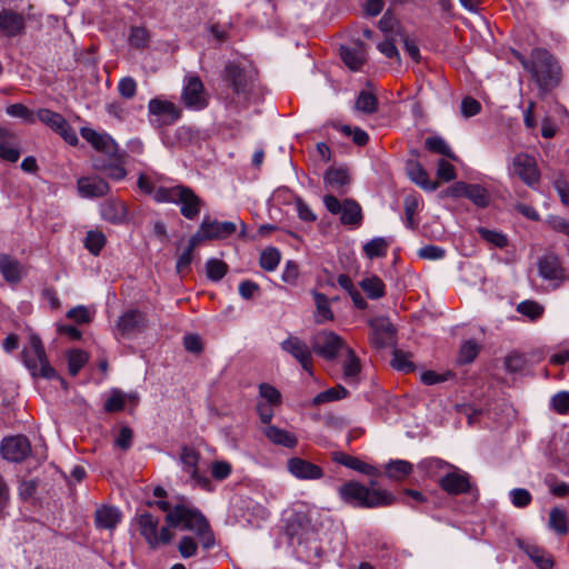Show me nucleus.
I'll return each instance as SVG.
<instances>
[{
  "label": "nucleus",
  "instance_id": "1",
  "mask_svg": "<svg viewBox=\"0 0 569 569\" xmlns=\"http://www.w3.org/2000/svg\"><path fill=\"white\" fill-rule=\"evenodd\" d=\"M164 521L170 530L173 528L193 532L206 550L213 548L216 543L213 531L204 515L184 498L171 506Z\"/></svg>",
  "mask_w": 569,
  "mask_h": 569
},
{
  "label": "nucleus",
  "instance_id": "2",
  "mask_svg": "<svg viewBox=\"0 0 569 569\" xmlns=\"http://www.w3.org/2000/svg\"><path fill=\"white\" fill-rule=\"evenodd\" d=\"M338 493L342 501L358 508L386 507L397 501L389 491L368 488L357 481H347L339 487Z\"/></svg>",
  "mask_w": 569,
  "mask_h": 569
},
{
  "label": "nucleus",
  "instance_id": "3",
  "mask_svg": "<svg viewBox=\"0 0 569 569\" xmlns=\"http://www.w3.org/2000/svg\"><path fill=\"white\" fill-rule=\"evenodd\" d=\"M154 199L158 202L179 204L180 213L188 220L197 219L203 204V201L191 188L182 184L158 188L154 191Z\"/></svg>",
  "mask_w": 569,
  "mask_h": 569
},
{
  "label": "nucleus",
  "instance_id": "4",
  "mask_svg": "<svg viewBox=\"0 0 569 569\" xmlns=\"http://www.w3.org/2000/svg\"><path fill=\"white\" fill-rule=\"evenodd\" d=\"M531 78L542 90H551L560 82V67L553 56L546 49L532 50Z\"/></svg>",
  "mask_w": 569,
  "mask_h": 569
},
{
  "label": "nucleus",
  "instance_id": "5",
  "mask_svg": "<svg viewBox=\"0 0 569 569\" xmlns=\"http://www.w3.org/2000/svg\"><path fill=\"white\" fill-rule=\"evenodd\" d=\"M134 521L140 536L146 540L151 550H156L160 545L170 543L174 538V533L167 523L158 532L160 519L147 510H138Z\"/></svg>",
  "mask_w": 569,
  "mask_h": 569
},
{
  "label": "nucleus",
  "instance_id": "6",
  "mask_svg": "<svg viewBox=\"0 0 569 569\" xmlns=\"http://www.w3.org/2000/svg\"><path fill=\"white\" fill-rule=\"evenodd\" d=\"M30 347L21 353L24 366L32 377H41L53 380L58 377L57 370L50 365L43 343L39 336L32 335L29 339Z\"/></svg>",
  "mask_w": 569,
  "mask_h": 569
},
{
  "label": "nucleus",
  "instance_id": "7",
  "mask_svg": "<svg viewBox=\"0 0 569 569\" xmlns=\"http://www.w3.org/2000/svg\"><path fill=\"white\" fill-rule=\"evenodd\" d=\"M223 79L236 96L249 101L256 88V73L236 62H228L223 69Z\"/></svg>",
  "mask_w": 569,
  "mask_h": 569
},
{
  "label": "nucleus",
  "instance_id": "8",
  "mask_svg": "<svg viewBox=\"0 0 569 569\" xmlns=\"http://www.w3.org/2000/svg\"><path fill=\"white\" fill-rule=\"evenodd\" d=\"M453 470L447 472L438 481L439 487L449 496L470 495L476 501L479 498V489L471 480V476L453 467Z\"/></svg>",
  "mask_w": 569,
  "mask_h": 569
},
{
  "label": "nucleus",
  "instance_id": "9",
  "mask_svg": "<svg viewBox=\"0 0 569 569\" xmlns=\"http://www.w3.org/2000/svg\"><path fill=\"white\" fill-rule=\"evenodd\" d=\"M311 342L313 352L328 361L336 359L341 350L348 348L340 336L329 330H322L315 335Z\"/></svg>",
  "mask_w": 569,
  "mask_h": 569
},
{
  "label": "nucleus",
  "instance_id": "10",
  "mask_svg": "<svg viewBox=\"0 0 569 569\" xmlns=\"http://www.w3.org/2000/svg\"><path fill=\"white\" fill-rule=\"evenodd\" d=\"M280 348L290 355L309 375H313V349L305 340L290 335L280 343Z\"/></svg>",
  "mask_w": 569,
  "mask_h": 569
},
{
  "label": "nucleus",
  "instance_id": "11",
  "mask_svg": "<svg viewBox=\"0 0 569 569\" xmlns=\"http://www.w3.org/2000/svg\"><path fill=\"white\" fill-rule=\"evenodd\" d=\"M237 231V226L231 221L212 220L204 217L198 230L193 234L200 242L207 240H222L229 238Z\"/></svg>",
  "mask_w": 569,
  "mask_h": 569
},
{
  "label": "nucleus",
  "instance_id": "12",
  "mask_svg": "<svg viewBox=\"0 0 569 569\" xmlns=\"http://www.w3.org/2000/svg\"><path fill=\"white\" fill-rule=\"evenodd\" d=\"M368 323L372 330L371 342L376 348L382 349L395 343L397 329L388 317H375Z\"/></svg>",
  "mask_w": 569,
  "mask_h": 569
},
{
  "label": "nucleus",
  "instance_id": "13",
  "mask_svg": "<svg viewBox=\"0 0 569 569\" xmlns=\"http://www.w3.org/2000/svg\"><path fill=\"white\" fill-rule=\"evenodd\" d=\"M150 116L157 117L158 127L171 126L181 117V109L173 102L161 98H153L148 103Z\"/></svg>",
  "mask_w": 569,
  "mask_h": 569
},
{
  "label": "nucleus",
  "instance_id": "14",
  "mask_svg": "<svg viewBox=\"0 0 569 569\" xmlns=\"http://www.w3.org/2000/svg\"><path fill=\"white\" fill-rule=\"evenodd\" d=\"M512 172L531 188L538 183L540 179V171L538 170L536 159L523 152L515 156L512 160Z\"/></svg>",
  "mask_w": 569,
  "mask_h": 569
},
{
  "label": "nucleus",
  "instance_id": "15",
  "mask_svg": "<svg viewBox=\"0 0 569 569\" xmlns=\"http://www.w3.org/2000/svg\"><path fill=\"white\" fill-rule=\"evenodd\" d=\"M0 451L6 460L21 462L31 452V445L26 436L8 437L1 441Z\"/></svg>",
  "mask_w": 569,
  "mask_h": 569
},
{
  "label": "nucleus",
  "instance_id": "16",
  "mask_svg": "<svg viewBox=\"0 0 569 569\" xmlns=\"http://www.w3.org/2000/svg\"><path fill=\"white\" fill-rule=\"evenodd\" d=\"M182 100L186 107L201 110L207 107L203 83L198 76H191L182 90Z\"/></svg>",
  "mask_w": 569,
  "mask_h": 569
},
{
  "label": "nucleus",
  "instance_id": "17",
  "mask_svg": "<svg viewBox=\"0 0 569 569\" xmlns=\"http://www.w3.org/2000/svg\"><path fill=\"white\" fill-rule=\"evenodd\" d=\"M288 471L300 480H318L325 476L323 469L300 457H292L287 461Z\"/></svg>",
  "mask_w": 569,
  "mask_h": 569
},
{
  "label": "nucleus",
  "instance_id": "18",
  "mask_svg": "<svg viewBox=\"0 0 569 569\" xmlns=\"http://www.w3.org/2000/svg\"><path fill=\"white\" fill-rule=\"evenodd\" d=\"M124 164V153L117 151L114 154L108 157V160L93 159L92 167L97 171L106 172L110 179L120 181L126 178L127 170Z\"/></svg>",
  "mask_w": 569,
  "mask_h": 569
},
{
  "label": "nucleus",
  "instance_id": "19",
  "mask_svg": "<svg viewBox=\"0 0 569 569\" xmlns=\"http://www.w3.org/2000/svg\"><path fill=\"white\" fill-rule=\"evenodd\" d=\"M80 134L93 149L104 153L107 157L119 151L116 141L108 133H100L94 129L83 127L80 129Z\"/></svg>",
  "mask_w": 569,
  "mask_h": 569
},
{
  "label": "nucleus",
  "instance_id": "20",
  "mask_svg": "<svg viewBox=\"0 0 569 569\" xmlns=\"http://www.w3.org/2000/svg\"><path fill=\"white\" fill-rule=\"evenodd\" d=\"M146 321L142 312L131 309L119 317L116 329L122 337H130L142 331L146 328Z\"/></svg>",
  "mask_w": 569,
  "mask_h": 569
},
{
  "label": "nucleus",
  "instance_id": "21",
  "mask_svg": "<svg viewBox=\"0 0 569 569\" xmlns=\"http://www.w3.org/2000/svg\"><path fill=\"white\" fill-rule=\"evenodd\" d=\"M538 272L545 280L562 281L566 278V270L557 254L546 253L538 260Z\"/></svg>",
  "mask_w": 569,
  "mask_h": 569
},
{
  "label": "nucleus",
  "instance_id": "22",
  "mask_svg": "<svg viewBox=\"0 0 569 569\" xmlns=\"http://www.w3.org/2000/svg\"><path fill=\"white\" fill-rule=\"evenodd\" d=\"M100 213L103 220L112 224H123L128 221V208L119 199H107L100 206Z\"/></svg>",
  "mask_w": 569,
  "mask_h": 569
},
{
  "label": "nucleus",
  "instance_id": "23",
  "mask_svg": "<svg viewBox=\"0 0 569 569\" xmlns=\"http://www.w3.org/2000/svg\"><path fill=\"white\" fill-rule=\"evenodd\" d=\"M26 22L22 14L10 9L0 11V31L3 36L12 38L24 32Z\"/></svg>",
  "mask_w": 569,
  "mask_h": 569
},
{
  "label": "nucleus",
  "instance_id": "24",
  "mask_svg": "<svg viewBox=\"0 0 569 569\" xmlns=\"http://www.w3.org/2000/svg\"><path fill=\"white\" fill-rule=\"evenodd\" d=\"M78 191L84 198H99L109 193V183L100 177H81L77 181Z\"/></svg>",
  "mask_w": 569,
  "mask_h": 569
},
{
  "label": "nucleus",
  "instance_id": "25",
  "mask_svg": "<svg viewBox=\"0 0 569 569\" xmlns=\"http://www.w3.org/2000/svg\"><path fill=\"white\" fill-rule=\"evenodd\" d=\"M406 171L412 182L426 191H435L439 188L437 180H430L427 170L415 159H410L406 163Z\"/></svg>",
  "mask_w": 569,
  "mask_h": 569
},
{
  "label": "nucleus",
  "instance_id": "26",
  "mask_svg": "<svg viewBox=\"0 0 569 569\" xmlns=\"http://www.w3.org/2000/svg\"><path fill=\"white\" fill-rule=\"evenodd\" d=\"M331 459L336 463L345 466L366 476L378 477L380 475V471L375 466L369 465L359 458L347 455L342 451H333L331 453Z\"/></svg>",
  "mask_w": 569,
  "mask_h": 569
},
{
  "label": "nucleus",
  "instance_id": "27",
  "mask_svg": "<svg viewBox=\"0 0 569 569\" xmlns=\"http://www.w3.org/2000/svg\"><path fill=\"white\" fill-rule=\"evenodd\" d=\"M340 57L352 71H359L367 61L365 43L357 41L355 47L341 46Z\"/></svg>",
  "mask_w": 569,
  "mask_h": 569
},
{
  "label": "nucleus",
  "instance_id": "28",
  "mask_svg": "<svg viewBox=\"0 0 569 569\" xmlns=\"http://www.w3.org/2000/svg\"><path fill=\"white\" fill-rule=\"evenodd\" d=\"M0 273L8 283L16 284L23 277V267L18 259L0 253Z\"/></svg>",
  "mask_w": 569,
  "mask_h": 569
},
{
  "label": "nucleus",
  "instance_id": "29",
  "mask_svg": "<svg viewBox=\"0 0 569 569\" xmlns=\"http://www.w3.org/2000/svg\"><path fill=\"white\" fill-rule=\"evenodd\" d=\"M325 184L340 193H345V187L350 183V174L346 168H329L323 176Z\"/></svg>",
  "mask_w": 569,
  "mask_h": 569
},
{
  "label": "nucleus",
  "instance_id": "30",
  "mask_svg": "<svg viewBox=\"0 0 569 569\" xmlns=\"http://www.w3.org/2000/svg\"><path fill=\"white\" fill-rule=\"evenodd\" d=\"M94 521L98 528L112 530L121 521V512L116 507L103 506L96 510Z\"/></svg>",
  "mask_w": 569,
  "mask_h": 569
},
{
  "label": "nucleus",
  "instance_id": "31",
  "mask_svg": "<svg viewBox=\"0 0 569 569\" xmlns=\"http://www.w3.org/2000/svg\"><path fill=\"white\" fill-rule=\"evenodd\" d=\"M263 435L277 446H282L286 448H295L298 445L297 437L284 430L280 429L276 426L269 425L263 429Z\"/></svg>",
  "mask_w": 569,
  "mask_h": 569
},
{
  "label": "nucleus",
  "instance_id": "32",
  "mask_svg": "<svg viewBox=\"0 0 569 569\" xmlns=\"http://www.w3.org/2000/svg\"><path fill=\"white\" fill-rule=\"evenodd\" d=\"M340 214V222L345 226H360L363 219L360 204L350 198L343 200Z\"/></svg>",
  "mask_w": 569,
  "mask_h": 569
},
{
  "label": "nucleus",
  "instance_id": "33",
  "mask_svg": "<svg viewBox=\"0 0 569 569\" xmlns=\"http://www.w3.org/2000/svg\"><path fill=\"white\" fill-rule=\"evenodd\" d=\"M521 548L539 569L553 568L555 561L546 550L535 545H526L521 546Z\"/></svg>",
  "mask_w": 569,
  "mask_h": 569
},
{
  "label": "nucleus",
  "instance_id": "34",
  "mask_svg": "<svg viewBox=\"0 0 569 569\" xmlns=\"http://www.w3.org/2000/svg\"><path fill=\"white\" fill-rule=\"evenodd\" d=\"M347 358L343 361V378L348 382H358V376L361 371L360 360L351 348L346 349Z\"/></svg>",
  "mask_w": 569,
  "mask_h": 569
},
{
  "label": "nucleus",
  "instance_id": "35",
  "mask_svg": "<svg viewBox=\"0 0 569 569\" xmlns=\"http://www.w3.org/2000/svg\"><path fill=\"white\" fill-rule=\"evenodd\" d=\"M413 471V466L407 460H391L386 466V476L391 480H403Z\"/></svg>",
  "mask_w": 569,
  "mask_h": 569
},
{
  "label": "nucleus",
  "instance_id": "36",
  "mask_svg": "<svg viewBox=\"0 0 569 569\" xmlns=\"http://www.w3.org/2000/svg\"><path fill=\"white\" fill-rule=\"evenodd\" d=\"M349 391L342 386L337 385L332 388H329L322 392H319L311 401V405L317 407L326 402L338 401L347 398Z\"/></svg>",
  "mask_w": 569,
  "mask_h": 569
},
{
  "label": "nucleus",
  "instance_id": "37",
  "mask_svg": "<svg viewBox=\"0 0 569 569\" xmlns=\"http://www.w3.org/2000/svg\"><path fill=\"white\" fill-rule=\"evenodd\" d=\"M359 284L370 299H380L386 295V286L377 276L365 278Z\"/></svg>",
  "mask_w": 569,
  "mask_h": 569
},
{
  "label": "nucleus",
  "instance_id": "38",
  "mask_svg": "<svg viewBox=\"0 0 569 569\" xmlns=\"http://www.w3.org/2000/svg\"><path fill=\"white\" fill-rule=\"evenodd\" d=\"M425 147L432 153L441 154L450 160H457V156L453 153L446 140L440 136L428 137L425 140Z\"/></svg>",
  "mask_w": 569,
  "mask_h": 569
},
{
  "label": "nucleus",
  "instance_id": "39",
  "mask_svg": "<svg viewBox=\"0 0 569 569\" xmlns=\"http://www.w3.org/2000/svg\"><path fill=\"white\" fill-rule=\"evenodd\" d=\"M389 246L390 242L386 238L377 237L365 243L362 250L369 259L382 258L386 257Z\"/></svg>",
  "mask_w": 569,
  "mask_h": 569
},
{
  "label": "nucleus",
  "instance_id": "40",
  "mask_svg": "<svg viewBox=\"0 0 569 569\" xmlns=\"http://www.w3.org/2000/svg\"><path fill=\"white\" fill-rule=\"evenodd\" d=\"M68 371L70 376L76 377L89 360V355L81 349H71L67 351Z\"/></svg>",
  "mask_w": 569,
  "mask_h": 569
},
{
  "label": "nucleus",
  "instance_id": "41",
  "mask_svg": "<svg viewBox=\"0 0 569 569\" xmlns=\"http://www.w3.org/2000/svg\"><path fill=\"white\" fill-rule=\"evenodd\" d=\"M312 296L317 308L316 321L318 323H322L325 321L333 320V312L330 308L327 296L318 291H313Z\"/></svg>",
  "mask_w": 569,
  "mask_h": 569
},
{
  "label": "nucleus",
  "instance_id": "42",
  "mask_svg": "<svg viewBox=\"0 0 569 569\" xmlns=\"http://www.w3.org/2000/svg\"><path fill=\"white\" fill-rule=\"evenodd\" d=\"M549 527L560 536L567 535L569 526L566 510L558 507L552 508L549 513Z\"/></svg>",
  "mask_w": 569,
  "mask_h": 569
},
{
  "label": "nucleus",
  "instance_id": "43",
  "mask_svg": "<svg viewBox=\"0 0 569 569\" xmlns=\"http://www.w3.org/2000/svg\"><path fill=\"white\" fill-rule=\"evenodd\" d=\"M107 238L100 230H90L84 238L86 249L93 256H98L106 246Z\"/></svg>",
  "mask_w": 569,
  "mask_h": 569
},
{
  "label": "nucleus",
  "instance_id": "44",
  "mask_svg": "<svg viewBox=\"0 0 569 569\" xmlns=\"http://www.w3.org/2000/svg\"><path fill=\"white\" fill-rule=\"evenodd\" d=\"M465 198L469 199L480 208H486L490 201L488 191L480 184L467 183Z\"/></svg>",
  "mask_w": 569,
  "mask_h": 569
},
{
  "label": "nucleus",
  "instance_id": "45",
  "mask_svg": "<svg viewBox=\"0 0 569 569\" xmlns=\"http://www.w3.org/2000/svg\"><path fill=\"white\" fill-rule=\"evenodd\" d=\"M356 110L363 113H375L378 110V99L369 91H360L355 103Z\"/></svg>",
  "mask_w": 569,
  "mask_h": 569
},
{
  "label": "nucleus",
  "instance_id": "46",
  "mask_svg": "<svg viewBox=\"0 0 569 569\" xmlns=\"http://www.w3.org/2000/svg\"><path fill=\"white\" fill-rule=\"evenodd\" d=\"M36 119L40 120L42 123L47 124L48 127H50L52 130H54L56 132L64 124V122L67 121L64 119V117L58 112H54L50 109H46V108H42V109H39L37 111V117Z\"/></svg>",
  "mask_w": 569,
  "mask_h": 569
},
{
  "label": "nucleus",
  "instance_id": "47",
  "mask_svg": "<svg viewBox=\"0 0 569 569\" xmlns=\"http://www.w3.org/2000/svg\"><path fill=\"white\" fill-rule=\"evenodd\" d=\"M516 310L522 316L529 318L531 321L538 320L545 312L543 306L535 300H525L520 302Z\"/></svg>",
  "mask_w": 569,
  "mask_h": 569
},
{
  "label": "nucleus",
  "instance_id": "48",
  "mask_svg": "<svg viewBox=\"0 0 569 569\" xmlns=\"http://www.w3.org/2000/svg\"><path fill=\"white\" fill-rule=\"evenodd\" d=\"M199 459L200 455L193 448L184 446L181 449L180 461L183 465L184 470L189 475L196 473V471L198 470Z\"/></svg>",
  "mask_w": 569,
  "mask_h": 569
},
{
  "label": "nucleus",
  "instance_id": "49",
  "mask_svg": "<svg viewBox=\"0 0 569 569\" xmlns=\"http://www.w3.org/2000/svg\"><path fill=\"white\" fill-rule=\"evenodd\" d=\"M228 264L216 258H211L206 262L207 277L211 281H220L228 272Z\"/></svg>",
  "mask_w": 569,
  "mask_h": 569
},
{
  "label": "nucleus",
  "instance_id": "50",
  "mask_svg": "<svg viewBox=\"0 0 569 569\" xmlns=\"http://www.w3.org/2000/svg\"><path fill=\"white\" fill-rule=\"evenodd\" d=\"M6 112L10 117L23 120L26 123L32 124L36 122L37 114H34V112L31 109H29L27 106L22 103H13L8 106L6 108Z\"/></svg>",
  "mask_w": 569,
  "mask_h": 569
},
{
  "label": "nucleus",
  "instance_id": "51",
  "mask_svg": "<svg viewBox=\"0 0 569 569\" xmlns=\"http://www.w3.org/2000/svg\"><path fill=\"white\" fill-rule=\"evenodd\" d=\"M411 355L399 349H395L391 365L395 369L403 372H412L416 370L415 363L411 361Z\"/></svg>",
  "mask_w": 569,
  "mask_h": 569
},
{
  "label": "nucleus",
  "instance_id": "52",
  "mask_svg": "<svg viewBox=\"0 0 569 569\" xmlns=\"http://www.w3.org/2000/svg\"><path fill=\"white\" fill-rule=\"evenodd\" d=\"M150 41L149 31L143 27H132L129 33V43L136 49H144Z\"/></svg>",
  "mask_w": 569,
  "mask_h": 569
},
{
  "label": "nucleus",
  "instance_id": "53",
  "mask_svg": "<svg viewBox=\"0 0 569 569\" xmlns=\"http://www.w3.org/2000/svg\"><path fill=\"white\" fill-rule=\"evenodd\" d=\"M200 243L201 242L198 239H196L194 236H191V238L189 239L187 248L179 256L178 261H177L176 268H177V271L179 273L189 268V266H190V263L192 261V252L196 249V247L198 244H200Z\"/></svg>",
  "mask_w": 569,
  "mask_h": 569
},
{
  "label": "nucleus",
  "instance_id": "54",
  "mask_svg": "<svg viewBox=\"0 0 569 569\" xmlns=\"http://www.w3.org/2000/svg\"><path fill=\"white\" fill-rule=\"evenodd\" d=\"M280 252L276 248H269L262 251L260 256V267L267 271H273L280 262Z\"/></svg>",
  "mask_w": 569,
  "mask_h": 569
},
{
  "label": "nucleus",
  "instance_id": "55",
  "mask_svg": "<svg viewBox=\"0 0 569 569\" xmlns=\"http://www.w3.org/2000/svg\"><path fill=\"white\" fill-rule=\"evenodd\" d=\"M124 406V395L120 390L113 389L110 397L106 400L103 409L108 413H113L122 411Z\"/></svg>",
  "mask_w": 569,
  "mask_h": 569
},
{
  "label": "nucleus",
  "instance_id": "56",
  "mask_svg": "<svg viewBox=\"0 0 569 569\" xmlns=\"http://www.w3.org/2000/svg\"><path fill=\"white\" fill-rule=\"evenodd\" d=\"M478 233L480 237L489 243H492L497 248H505L508 244L507 237L495 230H489L487 228L480 227L478 228Z\"/></svg>",
  "mask_w": 569,
  "mask_h": 569
},
{
  "label": "nucleus",
  "instance_id": "57",
  "mask_svg": "<svg viewBox=\"0 0 569 569\" xmlns=\"http://www.w3.org/2000/svg\"><path fill=\"white\" fill-rule=\"evenodd\" d=\"M399 24V20L396 18L391 9H388L378 22L379 29L386 33V36H392Z\"/></svg>",
  "mask_w": 569,
  "mask_h": 569
},
{
  "label": "nucleus",
  "instance_id": "58",
  "mask_svg": "<svg viewBox=\"0 0 569 569\" xmlns=\"http://www.w3.org/2000/svg\"><path fill=\"white\" fill-rule=\"evenodd\" d=\"M479 351H480V347L476 341H473V340L466 341L460 348V352H459L460 362L461 363L472 362L477 358Z\"/></svg>",
  "mask_w": 569,
  "mask_h": 569
},
{
  "label": "nucleus",
  "instance_id": "59",
  "mask_svg": "<svg viewBox=\"0 0 569 569\" xmlns=\"http://www.w3.org/2000/svg\"><path fill=\"white\" fill-rule=\"evenodd\" d=\"M178 551L184 559L197 555L198 543L191 536H183L178 543Z\"/></svg>",
  "mask_w": 569,
  "mask_h": 569
},
{
  "label": "nucleus",
  "instance_id": "60",
  "mask_svg": "<svg viewBox=\"0 0 569 569\" xmlns=\"http://www.w3.org/2000/svg\"><path fill=\"white\" fill-rule=\"evenodd\" d=\"M550 406L553 411L559 415L569 413V391H560L556 393L551 400Z\"/></svg>",
  "mask_w": 569,
  "mask_h": 569
},
{
  "label": "nucleus",
  "instance_id": "61",
  "mask_svg": "<svg viewBox=\"0 0 569 569\" xmlns=\"http://www.w3.org/2000/svg\"><path fill=\"white\" fill-rule=\"evenodd\" d=\"M137 81L132 77L121 78L118 83L119 94L127 100L132 99L137 94Z\"/></svg>",
  "mask_w": 569,
  "mask_h": 569
},
{
  "label": "nucleus",
  "instance_id": "62",
  "mask_svg": "<svg viewBox=\"0 0 569 569\" xmlns=\"http://www.w3.org/2000/svg\"><path fill=\"white\" fill-rule=\"evenodd\" d=\"M453 377H455V373L451 371H447L445 373H438L433 370H427L421 373L420 379L423 385L432 386L436 383H441V382L448 381L449 379H451Z\"/></svg>",
  "mask_w": 569,
  "mask_h": 569
},
{
  "label": "nucleus",
  "instance_id": "63",
  "mask_svg": "<svg viewBox=\"0 0 569 569\" xmlns=\"http://www.w3.org/2000/svg\"><path fill=\"white\" fill-rule=\"evenodd\" d=\"M527 359L523 355L513 352L506 357L505 366L509 372L516 373L525 369Z\"/></svg>",
  "mask_w": 569,
  "mask_h": 569
},
{
  "label": "nucleus",
  "instance_id": "64",
  "mask_svg": "<svg viewBox=\"0 0 569 569\" xmlns=\"http://www.w3.org/2000/svg\"><path fill=\"white\" fill-rule=\"evenodd\" d=\"M456 169L447 160L440 159L437 163V178L441 181L449 182L456 179Z\"/></svg>",
  "mask_w": 569,
  "mask_h": 569
}]
</instances>
